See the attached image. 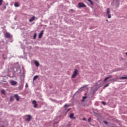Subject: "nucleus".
Returning a JSON list of instances; mask_svg holds the SVG:
<instances>
[{"instance_id": "obj_29", "label": "nucleus", "mask_w": 127, "mask_h": 127, "mask_svg": "<svg viewBox=\"0 0 127 127\" xmlns=\"http://www.w3.org/2000/svg\"><path fill=\"white\" fill-rule=\"evenodd\" d=\"M83 121H86V118H83Z\"/></svg>"}, {"instance_id": "obj_20", "label": "nucleus", "mask_w": 127, "mask_h": 127, "mask_svg": "<svg viewBox=\"0 0 127 127\" xmlns=\"http://www.w3.org/2000/svg\"><path fill=\"white\" fill-rule=\"evenodd\" d=\"M86 98H87L86 96H83V99H82V101L84 102L85 101V99H86Z\"/></svg>"}, {"instance_id": "obj_27", "label": "nucleus", "mask_w": 127, "mask_h": 127, "mask_svg": "<svg viewBox=\"0 0 127 127\" xmlns=\"http://www.w3.org/2000/svg\"><path fill=\"white\" fill-rule=\"evenodd\" d=\"M67 106H68L67 104H65L64 106V108H67Z\"/></svg>"}, {"instance_id": "obj_18", "label": "nucleus", "mask_w": 127, "mask_h": 127, "mask_svg": "<svg viewBox=\"0 0 127 127\" xmlns=\"http://www.w3.org/2000/svg\"><path fill=\"white\" fill-rule=\"evenodd\" d=\"M1 93L2 94H3V95H5V90L4 89H2L1 90Z\"/></svg>"}, {"instance_id": "obj_6", "label": "nucleus", "mask_w": 127, "mask_h": 127, "mask_svg": "<svg viewBox=\"0 0 127 127\" xmlns=\"http://www.w3.org/2000/svg\"><path fill=\"white\" fill-rule=\"evenodd\" d=\"M32 104L34 105V108H37V103H36V100H33L32 101Z\"/></svg>"}, {"instance_id": "obj_25", "label": "nucleus", "mask_w": 127, "mask_h": 127, "mask_svg": "<svg viewBox=\"0 0 127 127\" xmlns=\"http://www.w3.org/2000/svg\"><path fill=\"white\" fill-rule=\"evenodd\" d=\"M108 86H109V84H106V85L104 86V88H106V87H108Z\"/></svg>"}, {"instance_id": "obj_23", "label": "nucleus", "mask_w": 127, "mask_h": 127, "mask_svg": "<svg viewBox=\"0 0 127 127\" xmlns=\"http://www.w3.org/2000/svg\"><path fill=\"white\" fill-rule=\"evenodd\" d=\"M102 105H104V106H106V102L102 101Z\"/></svg>"}, {"instance_id": "obj_2", "label": "nucleus", "mask_w": 127, "mask_h": 127, "mask_svg": "<svg viewBox=\"0 0 127 127\" xmlns=\"http://www.w3.org/2000/svg\"><path fill=\"white\" fill-rule=\"evenodd\" d=\"M107 14L108 15V18H111V17H112V15H111V10L109 8L107 9Z\"/></svg>"}, {"instance_id": "obj_22", "label": "nucleus", "mask_w": 127, "mask_h": 127, "mask_svg": "<svg viewBox=\"0 0 127 127\" xmlns=\"http://www.w3.org/2000/svg\"><path fill=\"white\" fill-rule=\"evenodd\" d=\"M2 1H3L2 0H0V5H1V4H2Z\"/></svg>"}, {"instance_id": "obj_28", "label": "nucleus", "mask_w": 127, "mask_h": 127, "mask_svg": "<svg viewBox=\"0 0 127 127\" xmlns=\"http://www.w3.org/2000/svg\"><path fill=\"white\" fill-rule=\"evenodd\" d=\"M66 127H70V125H68Z\"/></svg>"}, {"instance_id": "obj_26", "label": "nucleus", "mask_w": 127, "mask_h": 127, "mask_svg": "<svg viewBox=\"0 0 127 127\" xmlns=\"http://www.w3.org/2000/svg\"><path fill=\"white\" fill-rule=\"evenodd\" d=\"M88 123H90L91 122V118L88 119Z\"/></svg>"}, {"instance_id": "obj_30", "label": "nucleus", "mask_w": 127, "mask_h": 127, "mask_svg": "<svg viewBox=\"0 0 127 127\" xmlns=\"http://www.w3.org/2000/svg\"><path fill=\"white\" fill-rule=\"evenodd\" d=\"M3 58L4 59H6V58H4V57H3Z\"/></svg>"}, {"instance_id": "obj_9", "label": "nucleus", "mask_w": 127, "mask_h": 127, "mask_svg": "<svg viewBox=\"0 0 127 127\" xmlns=\"http://www.w3.org/2000/svg\"><path fill=\"white\" fill-rule=\"evenodd\" d=\"M69 118L71 120H75V117H74V114L73 113L70 114V115H69Z\"/></svg>"}, {"instance_id": "obj_13", "label": "nucleus", "mask_w": 127, "mask_h": 127, "mask_svg": "<svg viewBox=\"0 0 127 127\" xmlns=\"http://www.w3.org/2000/svg\"><path fill=\"white\" fill-rule=\"evenodd\" d=\"M35 64H36V66L37 67H39V62H38V61H35Z\"/></svg>"}, {"instance_id": "obj_12", "label": "nucleus", "mask_w": 127, "mask_h": 127, "mask_svg": "<svg viewBox=\"0 0 127 127\" xmlns=\"http://www.w3.org/2000/svg\"><path fill=\"white\" fill-rule=\"evenodd\" d=\"M35 19V16H34L29 19V21L30 22H32V21H33Z\"/></svg>"}, {"instance_id": "obj_14", "label": "nucleus", "mask_w": 127, "mask_h": 127, "mask_svg": "<svg viewBox=\"0 0 127 127\" xmlns=\"http://www.w3.org/2000/svg\"><path fill=\"white\" fill-rule=\"evenodd\" d=\"M126 79H127V76H123L120 77V80H126Z\"/></svg>"}, {"instance_id": "obj_1", "label": "nucleus", "mask_w": 127, "mask_h": 127, "mask_svg": "<svg viewBox=\"0 0 127 127\" xmlns=\"http://www.w3.org/2000/svg\"><path fill=\"white\" fill-rule=\"evenodd\" d=\"M78 74V69H75L72 75V78H74L76 77V76H77V74Z\"/></svg>"}, {"instance_id": "obj_32", "label": "nucleus", "mask_w": 127, "mask_h": 127, "mask_svg": "<svg viewBox=\"0 0 127 127\" xmlns=\"http://www.w3.org/2000/svg\"><path fill=\"white\" fill-rule=\"evenodd\" d=\"M69 111H70V109L67 110V111L69 112Z\"/></svg>"}, {"instance_id": "obj_15", "label": "nucleus", "mask_w": 127, "mask_h": 127, "mask_svg": "<svg viewBox=\"0 0 127 127\" xmlns=\"http://www.w3.org/2000/svg\"><path fill=\"white\" fill-rule=\"evenodd\" d=\"M14 6L15 7H18V6H19V4H18V2H15L14 3Z\"/></svg>"}, {"instance_id": "obj_17", "label": "nucleus", "mask_w": 127, "mask_h": 127, "mask_svg": "<svg viewBox=\"0 0 127 127\" xmlns=\"http://www.w3.org/2000/svg\"><path fill=\"white\" fill-rule=\"evenodd\" d=\"M14 99H13V96H11L10 97V102H12V101H13Z\"/></svg>"}, {"instance_id": "obj_21", "label": "nucleus", "mask_w": 127, "mask_h": 127, "mask_svg": "<svg viewBox=\"0 0 127 127\" xmlns=\"http://www.w3.org/2000/svg\"><path fill=\"white\" fill-rule=\"evenodd\" d=\"M36 35H37V34H36V33L34 34V37H33L34 39H35V38H36Z\"/></svg>"}, {"instance_id": "obj_31", "label": "nucleus", "mask_w": 127, "mask_h": 127, "mask_svg": "<svg viewBox=\"0 0 127 127\" xmlns=\"http://www.w3.org/2000/svg\"><path fill=\"white\" fill-rule=\"evenodd\" d=\"M27 87H28V85H27H27H26V88Z\"/></svg>"}, {"instance_id": "obj_3", "label": "nucleus", "mask_w": 127, "mask_h": 127, "mask_svg": "<svg viewBox=\"0 0 127 127\" xmlns=\"http://www.w3.org/2000/svg\"><path fill=\"white\" fill-rule=\"evenodd\" d=\"M4 36L6 37V38H10V37H12L11 35L8 32H6L5 34H4Z\"/></svg>"}, {"instance_id": "obj_33", "label": "nucleus", "mask_w": 127, "mask_h": 127, "mask_svg": "<svg viewBox=\"0 0 127 127\" xmlns=\"http://www.w3.org/2000/svg\"><path fill=\"white\" fill-rule=\"evenodd\" d=\"M113 79H110V81H113Z\"/></svg>"}, {"instance_id": "obj_11", "label": "nucleus", "mask_w": 127, "mask_h": 127, "mask_svg": "<svg viewBox=\"0 0 127 127\" xmlns=\"http://www.w3.org/2000/svg\"><path fill=\"white\" fill-rule=\"evenodd\" d=\"M44 31L42 30L39 34V38H41L42 37V35H43V32Z\"/></svg>"}, {"instance_id": "obj_16", "label": "nucleus", "mask_w": 127, "mask_h": 127, "mask_svg": "<svg viewBox=\"0 0 127 127\" xmlns=\"http://www.w3.org/2000/svg\"><path fill=\"white\" fill-rule=\"evenodd\" d=\"M38 78V75H35L33 77V81H35Z\"/></svg>"}, {"instance_id": "obj_34", "label": "nucleus", "mask_w": 127, "mask_h": 127, "mask_svg": "<svg viewBox=\"0 0 127 127\" xmlns=\"http://www.w3.org/2000/svg\"><path fill=\"white\" fill-rule=\"evenodd\" d=\"M126 55H127V52H126Z\"/></svg>"}, {"instance_id": "obj_10", "label": "nucleus", "mask_w": 127, "mask_h": 127, "mask_svg": "<svg viewBox=\"0 0 127 127\" xmlns=\"http://www.w3.org/2000/svg\"><path fill=\"white\" fill-rule=\"evenodd\" d=\"M27 118L26 119L27 122H30L31 120V116H30V115H27Z\"/></svg>"}, {"instance_id": "obj_5", "label": "nucleus", "mask_w": 127, "mask_h": 127, "mask_svg": "<svg viewBox=\"0 0 127 127\" xmlns=\"http://www.w3.org/2000/svg\"><path fill=\"white\" fill-rule=\"evenodd\" d=\"M10 84L12 85V86H14L15 85H16L17 84V82L14 81V80H11L10 82Z\"/></svg>"}, {"instance_id": "obj_19", "label": "nucleus", "mask_w": 127, "mask_h": 127, "mask_svg": "<svg viewBox=\"0 0 127 127\" xmlns=\"http://www.w3.org/2000/svg\"><path fill=\"white\" fill-rule=\"evenodd\" d=\"M87 0L88 1L90 2L91 5H93V4H94V3H93V1H92V0Z\"/></svg>"}, {"instance_id": "obj_35", "label": "nucleus", "mask_w": 127, "mask_h": 127, "mask_svg": "<svg viewBox=\"0 0 127 127\" xmlns=\"http://www.w3.org/2000/svg\"><path fill=\"white\" fill-rule=\"evenodd\" d=\"M106 21H107V22H108V20H106Z\"/></svg>"}, {"instance_id": "obj_8", "label": "nucleus", "mask_w": 127, "mask_h": 127, "mask_svg": "<svg viewBox=\"0 0 127 127\" xmlns=\"http://www.w3.org/2000/svg\"><path fill=\"white\" fill-rule=\"evenodd\" d=\"M111 78H113V75H109L107 77H106L104 79V82H106L108 79H111Z\"/></svg>"}, {"instance_id": "obj_24", "label": "nucleus", "mask_w": 127, "mask_h": 127, "mask_svg": "<svg viewBox=\"0 0 127 127\" xmlns=\"http://www.w3.org/2000/svg\"><path fill=\"white\" fill-rule=\"evenodd\" d=\"M103 123L105 124V125H108L109 124V123H108V122L107 121H104Z\"/></svg>"}, {"instance_id": "obj_4", "label": "nucleus", "mask_w": 127, "mask_h": 127, "mask_svg": "<svg viewBox=\"0 0 127 127\" xmlns=\"http://www.w3.org/2000/svg\"><path fill=\"white\" fill-rule=\"evenodd\" d=\"M79 7H86V4H84L83 2L78 3Z\"/></svg>"}, {"instance_id": "obj_7", "label": "nucleus", "mask_w": 127, "mask_h": 127, "mask_svg": "<svg viewBox=\"0 0 127 127\" xmlns=\"http://www.w3.org/2000/svg\"><path fill=\"white\" fill-rule=\"evenodd\" d=\"M14 98L16 99V101L18 102L19 101V96H18V94H14Z\"/></svg>"}]
</instances>
